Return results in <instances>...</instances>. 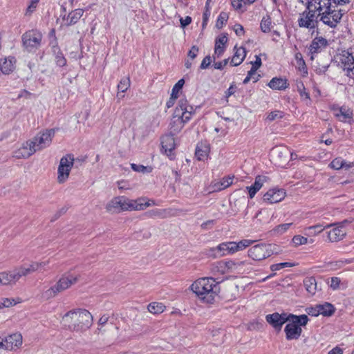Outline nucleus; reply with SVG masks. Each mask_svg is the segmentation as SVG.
<instances>
[{"instance_id":"1","label":"nucleus","mask_w":354,"mask_h":354,"mask_svg":"<svg viewBox=\"0 0 354 354\" xmlns=\"http://www.w3.org/2000/svg\"><path fill=\"white\" fill-rule=\"evenodd\" d=\"M68 328L74 332L84 333L93 324V316L86 309L77 308L69 310L62 317Z\"/></svg>"},{"instance_id":"2","label":"nucleus","mask_w":354,"mask_h":354,"mask_svg":"<svg viewBox=\"0 0 354 354\" xmlns=\"http://www.w3.org/2000/svg\"><path fill=\"white\" fill-rule=\"evenodd\" d=\"M218 283L213 277H204L195 281L190 288L204 302L212 304L219 292Z\"/></svg>"},{"instance_id":"3","label":"nucleus","mask_w":354,"mask_h":354,"mask_svg":"<svg viewBox=\"0 0 354 354\" xmlns=\"http://www.w3.org/2000/svg\"><path fill=\"white\" fill-rule=\"evenodd\" d=\"M318 12L319 22L322 21L324 24L330 28H335L340 22L343 13L342 10H333L332 5L329 1H324L317 7Z\"/></svg>"},{"instance_id":"4","label":"nucleus","mask_w":354,"mask_h":354,"mask_svg":"<svg viewBox=\"0 0 354 354\" xmlns=\"http://www.w3.org/2000/svg\"><path fill=\"white\" fill-rule=\"evenodd\" d=\"M79 278L80 275L73 276L69 272L64 274L54 286L42 292L41 298L47 301L55 297L59 293L67 290L72 285L76 283Z\"/></svg>"},{"instance_id":"5","label":"nucleus","mask_w":354,"mask_h":354,"mask_svg":"<svg viewBox=\"0 0 354 354\" xmlns=\"http://www.w3.org/2000/svg\"><path fill=\"white\" fill-rule=\"evenodd\" d=\"M248 253V257L252 260L259 261L277 254V252L275 245L261 243L250 248Z\"/></svg>"},{"instance_id":"6","label":"nucleus","mask_w":354,"mask_h":354,"mask_svg":"<svg viewBox=\"0 0 354 354\" xmlns=\"http://www.w3.org/2000/svg\"><path fill=\"white\" fill-rule=\"evenodd\" d=\"M313 6H306L304 12L299 14L298 26L300 28H305L309 30H314L318 27V14L316 15L317 7L315 10L311 9Z\"/></svg>"},{"instance_id":"7","label":"nucleus","mask_w":354,"mask_h":354,"mask_svg":"<svg viewBox=\"0 0 354 354\" xmlns=\"http://www.w3.org/2000/svg\"><path fill=\"white\" fill-rule=\"evenodd\" d=\"M41 33L36 30L26 31L21 37L23 46L28 51L37 48L41 44Z\"/></svg>"},{"instance_id":"8","label":"nucleus","mask_w":354,"mask_h":354,"mask_svg":"<svg viewBox=\"0 0 354 354\" xmlns=\"http://www.w3.org/2000/svg\"><path fill=\"white\" fill-rule=\"evenodd\" d=\"M55 133V131L54 129H46L42 133H37L32 140H30L35 151H40L48 147L52 142Z\"/></svg>"},{"instance_id":"9","label":"nucleus","mask_w":354,"mask_h":354,"mask_svg":"<svg viewBox=\"0 0 354 354\" xmlns=\"http://www.w3.org/2000/svg\"><path fill=\"white\" fill-rule=\"evenodd\" d=\"M74 160L73 156L71 154L61 158L58 167L57 180L59 183H64L68 179Z\"/></svg>"},{"instance_id":"10","label":"nucleus","mask_w":354,"mask_h":354,"mask_svg":"<svg viewBox=\"0 0 354 354\" xmlns=\"http://www.w3.org/2000/svg\"><path fill=\"white\" fill-rule=\"evenodd\" d=\"M347 220H344L342 222L333 223L334 225H331L333 228L327 232V238L330 242H338L342 240L346 234V232L344 227L346 223H348Z\"/></svg>"},{"instance_id":"11","label":"nucleus","mask_w":354,"mask_h":354,"mask_svg":"<svg viewBox=\"0 0 354 354\" xmlns=\"http://www.w3.org/2000/svg\"><path fill=\"white\" fill-rule=\"evenodd\" d=\"M22 344V336L20 333H14L1 340V348L7 351H15Z\"/></svg>"},{"instance_id":"12","label":"nucleus","mask_w":354,"mask_h":354,"mask_svg":"<svg viewBox=\"0 0 354 354\" xmlns=\"http://www.w3.org/2000/svg\"><path fill=\"white\" fill-rule=\"evenodd\" d=\"M289 314L274 313L266 316V322L277 330H281L283 324L289 322Z\"/></svg>"},{"instance_id":"13","label":"nucleus","mask_w":354,"mask_h":354,"mask_svg":"<svg viewBox=\"0 0 354 354\" xmlns=\"http://www.w3.org/2000/svg\"><path fill=\"white\" fill-rule=\"evenodd\" d=\"M126 197L124 196H116L112 198L106 205V209L108 212L120 213L126 211Z\"/></svg>"},{"instance_id":"14","label":"nucleus","mask_w":354,"mask_h":354,"mask_svg":"<svg viewBox=\"0 0 354 354\" xmlns=\"http://www.w3.org/2000/svg\"><path fill=\"white\" fill-rule=\"evenodd\" d=\"M84 10L77 8L62 16L61 27H68L76 24L83 16Z\"/></svg>"},{"instance_id":"15","label":"nucleus","mask_w":354,"mask_h":354,"mask_svg":"<svg viewBox=\"0 0 354 354\" xmlns=\"http://www.w3.org/2000/svg\"><path fill=\"white\" fill-rule=\"evenodd\" d=\"M174 136L172 133H168L164 135L161 138V145L162 149L165 151V153L171 159L174 158V154L173 151L175 149V140Z\"/></svg>"},{"instance_id":"16","label":"nucleus","mask_w":354,"mask_h":354,"mask_svg":"<svg viewBox=\"0 0 354 354\" xmlns=\"http://www.w3.org/2000/svg\"><path fill=\"white\" fill-rule=\"evenodd\" d=\"M149 200L147 198H140L136 200H131L126 197V211H140L144 210L147 207L151 206Z\"/></svg>"},{"instance_id":"17","label":"nucleus","mask_w":354,"mask_h":354,"mask_svg":"<svg viewBox=\"0 0 354 354\" xmlns=\"http://www.w3.org/2000/svg\"><path fill=\"white\" fill-rule=\"evenodd\" d=\"M22 277L19 267L15 268L13 270L9 272H1V285L12 286Z\"/></svg>"},{"instance_id":"18","label":"nucleus","mask_w":354,"mask_h":354,"mask_svg":"<svg viewBox=\"0 0 354 354\" xmlns=\"http://www.w3.org/2000/svg\"><path fill=\"white\" fill-rule=\"evenodd\" d=\"M286 196V192L282 189H269L263 197L264 202L270 204L276 203L282 201Z\"/></svg>"},{"instance_id":"19","label":"nucleus","mask_w":354,"mask_h":354,"mask_svg":"<svg viewBox=\"0 0 354 354\" xmlns=\"http://www.w3.org/2000/svg\"><path fill=\"white\" fill-rule=\"evenodd\" d=\"M290 151L284 147H277L272 149L271 156L275 164L281 165L288 161Z\"/></svg>"},{"instance_id":"20","label":"nucleus","mask_w":354,"mask_h":354,"mask_svg":"<svg viewBox=\"0 0 354 354\" xmlns=\"http://www.w3.org/2000/svg\"><path fill=\"white\" fill-rule=\"evenodd\" d=\"M35 152V149L30 140L15 152V156L17 158H28Z\"/></svg>"},{"instance_id":"21","label":"nucleus","mask_w":354,"mask_h":354,"mask_svg":"<svg viewBox=\"0 0 354 354\" xmlns=\"http://www.w3.org/2000/svg\"><path fill=\"white\" fill-rule=\"evenodd\" d=\"M284 331L286 333V339L288 340L297 339L300 337L302 330L301 328L294 322L288 324Z\"/></svg>"},{"instance_id":"22","label":"nucleus","mask_w":354,"mask_h":354,"mask_svg":"<svg viewBox=\"0 0 354 354\" xmlns=\"http://www.w3.org/2000/svg\"><path fill=\"white\" fill-rule=\"evenodd\" d=\"M328 46V41L322 37H317L313 39L309 46L310 53L317 54L320 53L324 48Z\"/></svg>"},{"instance_id":"23","label":"nucleus","mask_w":354,"mask_h":354,"mask_svg":"<svg viewBox=\"0 0 354 354\" xmlns=\"http://www.w3.org/2000/svg\"><path fill=\"white\" fill-rule=\"evenodd\" d=\"M341 63L344 65V70L347 72L346 75L350 77H354V57L352 54L346 53V55H343Z\"/></svg>"},{"instance_id":"24","label":"nucleus","mask_w":354,"mask_h":354,"mask_svg":"<svg viewBox=\"0 0 354 354\" xmlns=\"http://www.w3.org/2000/svg\"><path fill=\"white\" fill-rule=\"evenodd\" d=\"M332 110L335 111V117L341 122H345L347 119H351L353 118V111L349 108L345 106L338 107L334 105L332 107Z\"/></svg>"},{"instance_id":"25","label":"nucleus","mask_w":354,"mask_h":354,"mask_svg":"<svg viewBox=\"0 0 354 354\" xmlns=\"http://www.w3.org/2000/svg\"><path fill=\"white\" fill-rule=\"evenodd\" d=\"M249 264L245 261H225V266L227 270V273L230 272H237L241 273L243 272V266Z\"/></svg>"},{"instance_id":"26","label":"nucleus","mask_w":354,"mask_h":354,"mask_svg":"<svg viewBox=\"0 0 354 354\" xmlns=\"http://www.w3.org/2000/svg\"><path fill=\"white\" fill-rule=\"evenodd\" d=\"M234 50L235 53L231 59L230 64L233 66H237L244 60L246 56V50L243 46L237 48L236 46L234 47Z\"/></svg>"},{"instance_id":"27","label":"nucleus","mask_w":354,"mask_h":354,"mask_svg":"<svg viewBox=\"0 0 354 354\" xmlns=\"http://www.w3.org/2000/svg\"><path fill=\"white\" fill-rule=\"evenodd\" d=\"M268 85L273 90H285L288 87L289 84L286 78L273 77Z\"/></svg>"},{"instance_id":"28","label":"nucleus","mask_w":354,"mask_h":354,"mask_svg":"<svg viewBox=\"0 0 354 354\" xmlns=\"http://www.w3.org/2000/svg\"><path fill=\"white\" fill-rule=\"evenodd\" d=\"M16 59L15 57L9 56L5 58L3 63L1 64V73L4 74H10L15 69Z\"/></svg>"},{"instance_id":"29","label":"nucleus","mask_w":354,"mask_h":354,"mask_svg":"<svg viewBox=\"0 0 354 354\" xmlns=\"http://www.w3.org/2000/svg\"><path fill=\"white\" fill-rule=\"evenodd\" d=\"M227 38L225 35H221L216 39L214 55L218 58L220 57L224 53L225 49V44L227 43Z\"/></svg>"},{"instance_id":"30","label":"nucleus","mask_w":354,"mask_h":354,"mask_svg":"<svg viewBox=\"0 0 354 354\" xmlns=\"http://www.w3.org/2000/svg\"><path fill=\"white\" fill-rule=\"evenodd\" d=\"M210 271L214 276L227 274V270L225 266V261H220L212 264Z\"/></svg>"},{"instance_id":"31","label":"nucleus","mask_w":354,"mask_h":354,"mask_svg":"<svg viewBox=\"0 0 354 354\" xmlns=\"http://www.w3.org/2000/svg\"><path fill=\"white\" fill-rule=\"evenodd\" d=\"M232 242H224L219 244L216 248H213L212 251H216L218 256L223 257L227 254H232Z\"/></svg>"},{"instance_id":"32","label":"nucleus","mask_w":354,"mask_h":354,"mask_svg":"<svg viewBox=\"0 0 354 354\" xmlns=\"http://www.w3.org/2000/svg\"><path fill=\"white\" fill-rule=\"evenodd\" d=\"M353 166V162H346L344 160H343L341 157H338L332 160L330 163V167L334 169L339 170L340 169L344 168L345 169H348Z\"/></svg>"},{"instance_id":"33","label":"nucleus","mask_w":354,"mask_h":354,"mask_svg":"<svg viewBox=\"0 0 354 354\" xmlns=\"http://www.w3.org/2000/svg\"><path fill=\"white\" fill-rule=\"evenodd\" d=\"M331 225H334V224H328L326 226H324L322 224H317L315 225L308 227L305 229V235L315 236L321 233L325 229L330 227Z\"/></svg>"},{"instance_id":"34","label":"nucleus","mask_w":354,"mask_h":354,"mask_svg":"<svg viewBox=\"0 0 354 354\" xmlns=\"http://www.w3.org/2000/svg\"><path fill=\"white\" fill-rule=\"evenodd\" d=\"M231 242H232V247H233L232 254H234L236 252L241 251V250L245 249L246 248L249 247L253 243H254L255 241L250 240V239H243V240L240 241L239 242H233V241H231Z\"/></svg>"},{"instance_id":"35","label":"nucleus","mask_w":354,"mask_h":354,"mask_svg":"<svg viewBox=\"0 0 354 354\" xmlns=\"http://www.w3.org/2000/svg\"><path fill=\"white\" fill-rule=\"evenodd\" d=\"M209 152V147L207 145L199 143L196 147L195 156L198 160H203L207 156Z\"/></svg>"},{"instance_id":"36","label":"nucleus","mask_w":354,"mask_h":354,"mask_svg":"<svg viewBox=\"0 0 354 354\" xmlns=\"http://www.w3.org/2000/svg\"><path fill=\"white\" fill-rule=\"evenodd\" d=\"M304 286L306 291L311 295H314L317 291V281L315 277H306L304 280Z\"/></svg>"},{"instance_id":"37","label":"nucleus","mask_w":354,"mask_h":354,"mask_svg":"<svg viewBox=\"0 0 354 354\" xmlns=\"http://www.w3.org/2000/svg\"><path fill=\"white\" fill-rule=\"evenodd\" d=\"M263 180L262 178L259 176L255 178V181L253 185L246 187L250 198H252L255 196L256 193L263 186Z\"/></svg>"},{"instance_id":"38","label":"nucleus","mask_w":354,"mask_h":354,"mask_svg":"<svg viewBox=\"0 0 354 354\" xmlns=\"http://www.w3.org/2000/svg\"><path fill=\"white\" fill-rule=\"evenodd\" d=\"M317 308L319 309V315H322L326 317L331 316L335 310L333 305L328 302H325L322 304H317Z\"/></svg>"},{"instance_id":"39","label":"nucleus","mask_w":354,"mask_h":354,"mask_svg":"<svg viewBox=\"0 0 354 354\" xmlns=\"http://www.w3.org/2000/svg\"><path fill=\"white\" fill-rule=\"evenodd\" d=\"M183 121L180 118L173 119L171 118V122L169 124L170 128V133L173 135L178 134L184 127Z\"/></svg>"},{"instance_id":"40","label":"nucleus","mask_w":354,"mask_h":354,"mask_svg":"<svg viewBox=\"0 0 354 354\" xmlns=\"http://www.w3.org/2000/svg\"><path fill=\"white\" fill-rule=\"evenodd\" d=\"M289 318L290 322H294L300 327L306 326L309 320L306 315H295L293 314H289Z\"/></svg>"},{"instance_id":"41","label":"nucleus","mask_w":354,"mask_h":354,"mask_svg":"<svg viewBox=\"0 0 354 354\" xmlns=\"http://www.w3.org/2000/svg\"><path fill=\"white\" fill-rule=\"evenodd\" d=\"M40 268L41 263L38 262H32L28 267H25L24 266H19L21 274H22L23 277H26L29 274L38 270Z\"/></svg>"},{"instance_id":"42","label":"nucleus","mask_w":354,"mask_h":354,"mask_svg":"<svg viewBox=\"0 0 354 354\" xmlns=\"http://www.w3.org/2000/svg\"><path fill=\"white\" fill-rule=\"evenodd\" d=\"M148 310L153 314H158L162 313L165 309V306L159 302H152L148 306Z\"/></svg>"},{"instance_id":"43","label":"nucleus","mask_w":354,"mask_h":354,"mask_svg":"<svg viewBox=\"0 0 354 354\" xmlns=\"http://www.w3.org/2000/svg\"><path fill=\"white\" fill-rule=\"evenodd\" d=\"M272 21L269 15H266L263 17L261 21L260 27L261 30L263 32H269L271 30Z\"/></svg>"},{"instance_id":"44","label":"nucleus","mask_w":354,"mask_h":354,"mask_svg":"<svg viewBox=\"0 0 354 354\" xmlns=\"http://www.w3.org/2000/svg\"><path fill=\"white\" fill-rule=\"evenodd\" d=\"M148 216L151 218H165L167 216L166 209H156L147 212Z\"/></svg>"},{"instance_id":"45","label":"nucleus","mask_w":354,"mask_h":354,"mask_svg":"<svg viewBox=\"0 0 354 354\" xmlns=\"http://www.w3.org/2000/svg\"><path fill=\"white\" fill-rule=\"evenodd\" d=\"M131 167L134 171L142 174L150 173L152 171L153 169L151 167H146L142 165H137L135 163L131 164Z\"/></svg>"},{"instance_id":"46","label":"nucleus","mask_w":354,"mask_h":354,"mask_svg":"<svg viewBox=\"0 0 354 354\" xmlns=\"http://www.w3.org/2000/svg\"><path fill=\"white\" fill-rule=\"evenodd\" d=\"M130 79L129 77H123L120 80L118 85V89L122 93L125 92L130 87Z\"/></svg>"},{"instance_id":"47","label":"nucleus","mask_w":354,"mask_h":354,"mask_svg":"<svg viewBox=\"0 0 354 354\" xmlns=\"http://www.w3.org/2000/svg\"><path fill=\"white\" fill-rule=\"evenodd\" d=\"M229 18L228 14L225 12H221L217 19L216 26L221 29L223 25L227 21Z\"/></svg>"},{"instance_id":"48","label":"nucleus","mask_w":354,"mask_h":354,"mask_svg":"<svg viewBox=\"0 0 354 354\" xmlns=\"http://www.w3.org/2000/svg\"><path fill=\"white\" fill-rule=\"evenodd\" d=\"M292 223H283L276 226L273 230V232L277 234H282L286 232L292 225Z\"/></svg>"},{"instance_id":"49","label":"nucleus","mask_w":354,"mask_h":354,"mask_svg":"<svg viewBox=\"0 0 354 354\" xmlns=\"http://www.w3.org/2000/svg\"><path fill=\"white\" fill-rule=\"evenodd\" d=\"M295 59H297V64L299 65V69L301 71L307 73L306 66L302 57V55L300 53H297L295 54Z\"/></svg>"},{"instance_id":"50","label":"nucleus","mask_w":354,"mask_h":354,"mask_svg":"<svg viewBox=\"0 0 354 354\" xmlns=\"http://www.w3.org/2000/svg\"><path fill=\"white\" fill-rule=\"evenodd\" d=\"M232 182H233L232 177H230V176L224 177L221 179V180L220 182V185L217 189L218 190L224 189L228 187L230 185H231L232 184Z\"/></svg>"},{"instance_id":"51","label":"nucleus","mask_w":354,"mask_h":354,"mask_svg":"<svg viewBox=\"0 0 354 354\" xmlns=\"http://www.w3.org/2000/svg\"><path fill=\"white\" fill-rule=\"evenodd\" d=\"M292 241L296 246L308 243V239L301 235L294 236Z\"/></svg>"},{"instance_id":"52","label":"nucleus","mask_w":354,"mask_h":354,"mask_svg":"<svg viewBox=\"0 0 354 354\" xmlns=\"http://www.w3.org/2000/svg\"><path fill=\"white\" fill-rule=\"evenodd\" d=\"M297 91L299 93L301 97L310 101V95L306 91L305 86L302 82L297 84Z\"/></svg>"},{"instance_id":"53","label":"nucleus","mask_w":354,"mask_h":354,"mask_svg":"<svg viewBox=\"0 0 354 354\" xmlns=\"http://www.w3.org/2000/svg\"><path fill=\"white\" fill-rule=\"evenodd\" d=\"M185 84V80L184 79H180L179 80L176 84L174 86L173 88H172V91H171V93L172 95H174V97L175 95L177 96V97H178V93L179 91L182 89L183 85Z\"/></svg>"},{"instance_id":"54","label":"nucleus","mask_w":354,"mask_h":354,"mask_svg":"<svg viewBox=\"0 0 354 354\" xmlns=\"http://www.w3.org/2000/svg\"><path fill=\"white\" fill-rule=\"evenodd\" d=\"M283 113L281 111H274L270 112L268 116L267 120L269 121H273L277 119H281L283 117Z\"/></svg>"},{"instance_id":"55","label":"nucleus","mask_w":354,"mask_h":354,"mask_svg":"<svg viewBox=\"0 0 354 354\" xmlns=\"http://www.w3.org/2000/svg\"><path fill=\"white\" fill-rule=\"evenodd\" d=\"M293 264L289 262H283V263H279L276 264H272L270 266V270L272 272L279 270L281 269H283L286 267H291Z\"/></svg>"},{"instance_id":"56","label":"nucleus","mask_w":354,"mask_h":354,"mask_svg":"<svg viewBox=\"0 0 354 354\" xmlns=\"http://www.w3.org/2000/svg\"><path fill=\"white\" fill-rule=\"evenodd\" d=\"M212 58H213L214 60H215L216 59V56L213 55V57H212L209 55H207V56L205 57L204 59H203L201 64L200 68L201 69H206V68H207L210 66V64H211V63L212 62Z\"/></svg>"},{"instance_id":"57","label":"nucleus","mask_w":354,"mask_h":354,"mask_svg":"<svg viewBox=\"0 0 354 354\" xmlns=\"http://www.w3.org/2000/svg\"><path fill=\"white\" fill-rule=\"evenodd\" d=\"M55 62L57 66L61 67L66 64V59L64 57L62 53H61L59 50L57 53L55 55Z\"/></svg>"},{"instance_id":"58","label":"nucleus","mask_w":354,"mask_h":354,"mask_svg":"<svg viewBox=\"0 0 354 354\" xmlns=\"http://www.w3.org/2000/svg\"><path fill=\"white\" fill-rule=\"evenodd\" d=\"M255 61L254 62H251L250 64H252V68L250 69V71H252V73L254 72H256L257 71V69L261 66L262 64V62H261V59L259 55H255Z\"/></svg>"},{"instance_id":"59","label":"nucleus","mask_w":354,"mask_h":354,"mask_svg":"<svg viewBox=\"0 0 354 354\" xmlns=\"http://www.w3.org/2000/svg\"><path fill=\"white\" fill-rule=\"evenodd\" d=\"M306 312L308 315L310 316L317 317L319 315V309L317 308V305L306 308Z\"/></svg>"},{"instance_id":"60","label":"nucleus","mask_w":354,"mask_h":354,"mask_svg":"<svg viewBox=\"0 0 354 354\" xmlns=\"http://www.w3.org/2000/svg\"><path fill=\"white\" fill-rule=\"evenodd\" d=\"M19 302V301H16L15 299L5 298L3 299V301L1 302V306L8 308L10 306H15Z\"/></svg>"},{"instance_id":"61","label":"nucleus","mask_w":354,"mask_h":354,"mask_svg":"<svg viewBox=\"0 0 354 354\" xmlns=\"http://www.w3.org/2000/svg\"><path fill=\"white\" fill-rule=\"evenodd\" d=\"M341 280L339 277H333L330 278V287L333 290H337L339 288Z\"/></svg>"},{"instance_id":"62","label":"nucleus","mask_w":354,"mask_h":354,"mask_svg":"<svg viewBox=\"0 0 354 354\" xmlns=\"http://www.w3.org/2000/svg\"><path fill=\"white\" fill-rule=\"evenodd\" d=\"M229 62V59H225L221 62H214L213 66L215 69L222 70Z\"/></svg>"},{"instance_id":"63","label":"nucleus","mask_w":354,"mask_h":354,"mask_svg":"<svg viewBox=\"0 0 354 354\" xmlns=\"http://www.w3.org/2000/svg\"><path fill=\"white\" fill-rule=\"evenodd\" d=\"M199 48L196 46H193L191 48V50L188 52V57H189L191 59H194L196 57L197 54L198 53Z\"/></svg>"},{"instance_id":"64","label":"nucleus","mask_w":354,"mask_h":354,"mask_svg":"<svg viewBox=\"0 0 354 354\" xmlns=\"http://www.w3.org/2000/svg\"><path fill=\"white\" fill-rule=\"evenodd\" d=\"M39 0H31L30 5L27 8L26 13L31 14L37 8Z\"/></svg>"}]
</instances>
